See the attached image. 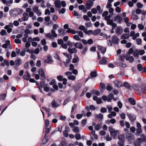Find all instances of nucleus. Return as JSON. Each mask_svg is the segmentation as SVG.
<instances>
[{
    "instance_id": "obj_61",
    "label": "nucleus",
    "mask_w": 146,
    "mask_h": 146,
    "mask_svg": "<svg viewBox=\"0 0 146 146\" xmlns=\"http://www.w3.org/2000/svg\"><path fill=\"white\" fill-rule=\"evenodd\" d=\"M83 19L84 20L87 21H89L90 20L88 16L86 15H84L83 16Z\"/></svg>"
},
{
    "instance_id": "obj_45",
    "label": "nucleus",
    "mask_w": 146,
    "mask_h": 146,
    "mask_svg": "<svg viewBox=\"0 0 146 146\" xmlns=\"http://www.w3.org/2000/svg\"><path fill=\"white\" fill-rule=\"evenodd\" d=\"M137 106L139 108V109H137L136 107H134V108L137 111L140 110L141 111L142 107L140 106V104H137Z\"/></svg>"
},
{
    "instance_id": "obj_56",
    "label": "nucleus",
    "mask_w": 146,
    "mask_h": 146,
    "mask_svg": "<svg viewBox=\"0 0 146 146\" xmlns=\"http://www.w3.org/2000/svg\"><path fill=\"white\" fill-rule=\"evenodd\" d=\"M96 10L98 11V13L99 14H101L102 13V11L101 10V7L99 5H98L96 7Z\"/></svg>"
},
{
    "instance_id": "obj_1",
    "label": "nucleus",
    "mask_w": 146,
    "mask_h": 146,
    "mask_svg": "<svg viewBox=\"0 0 146 146\" xmlns=\"http://www.w3.org/2000/svg\"><path fill=\"white\" fill-rule=\"evenodd\" d=\"M22 12L23 11L21 9L17 8L10 10L9 14L11 16L15 17L21 14Z\"/></svg>"
},
{
    "instance_id": "obj_13",
    "label": "nucleus",
    "mask_w": 146,
    "mask_h": 146,
    "mask_svg": "<svg viewBox=\"0 0 146 146\" xmlns=\"http://www.w3.org/2000/svg\"><path fill=\"white\" fill-rule=\"evenodd\" d=\"M74 46L75 47L80 49H82L83 48L82 44L80 42H77L75 43Z\"/></svg>"
},
{
    "instance_id": "obj_26",
    "label": "nucleus",
    "mask_w": 146,
    "mask_h": 146,
    "mask_svg": "<svg viewBox=\"0 0 146 146\" xmlns=\"http://www.w3.org/2000/svg\"><path fill=\"white\" fill-rule=\"evenodd\" d=\"M115 86L118 87H121L122 85L121 82L117 81H115Z\"/></svg>"
},
{
    "instance_id": "obj_12",
    "label": "nucleus",
    "mask_w": 146,
    "mask_h": 146,
    "mask_svg": "<svg viewBox=\"0 0 146 146\" xmlns=\"http://www.w3.org/2000/svg\"><path fill=\"white\" fill-rule=\"evenodd\" d=\"M115 19L117 23L119 24L121 23L122 21V19L121 17L119 15L115 17Z\"/></svg>"
},
{
    "instance_id": "obj_6",
    "label": "nucleus",
    "mask_w": 146,
    "mask_h": 146,
    "mask_svg": "<svg viewBox=\"0 0 146 146\" xmlns=\"http://www.w3.org/2000/svg\"><path fill=\"white\" fill-rule=\"evenodd\" d=\"M53 61L52 59V57L50 55H48L46 59L44 60V62L46 63L51 64L53 62Z\"/></svg>"
},
{
    "instance_id": "obj_42",
    "label": "nucleus",
    "mask_w": 146,
    "mask_h": 146,
    "mask_svg": "<svg viewBox=\"0 0 146 146\" xmlns=\"http://www.w3.org/2000/svg\"><path fill=\"white\" fill-rule=\"evenodd\" d=\"M0 33L2 36L6 35L7 34V33L6 32V31L3 29L1 30Z\"/></svg>"
},
{
    "instance_id": "obj_2",
    "label": "nucleus",
    "mask_w": 146,
    "mask_h": 146,
    "mask_svg": "<svg viewBox=\"0 0 146 146\" xmlns=\"http://www.w3.org/2000/svg\"><path fill=\"white\" fill-rule=\"evenodd\" d=\"M119 40V39L117 35H113L111 37V41L110 40L109 42H108V45L109 46H112V43L116 44L118 43Z\"/></svg>"
},
{
    "instance_id": "obj_51",
    "label": "nucleus",
    "mask_w": 146,
    "mask_h": 146,
    "mask_svg": "<svg viewBox=\"0 0 146 146\" xmlns=\"http://www.w3.org/2000/svg\"><path fill=\"white\" fill-rule=\"evenodd\" d=\"M46 37H48L49 38H50V39H52L54 38V37L52 35V34H51L50 33H47L46 35Z\"/></svg>"
},
{
    "instance_id": "obj_21",
    "label": "nucleus",
    "mask_w": 146,
    "mask_h": 146,
    "mask_svg": "<svg viewBox=\"0 0 146 146\" xmlns=\"http://www.w3.org/2000/svg\"><path fill=\"white\" fill-rule=\"evenodd\" d=\"M129 37V35L128 34H123L121 37V39H127Z\"/></svg>"
},
{
    "instance_id": "obj_63",
    "label": "nucleus",
    "mask_w": 146,
    "mask_h": 146,
    "mask_svg": "<svg viewBox=\"0 0 146 146\" xmlns=\"http://www.w3.org/2000/svg\"><path fill=\"white\" fill-rule=\"evenodd\" d=\"M91 12L93 14H95L97 13V11L96 8H93L91 10Z\"/></svg>"
},
{
    "instance_id": "obj_10",
    "label": "nucleus",
    "mask_w": 146,
    "mask_h": 146,
    "mask_svg": "<svg viewBox=\"0 0 146 146\" xmlns=\"http://www.w3.org/2000/svg\"><path fill=\"white\" fill-rule=\"evenodd\" d=\"M123 31V29L121 27H117L116 30V33L117 35H119L121 34Z\"/></svg>"
},
{
    "instance_id": "obj_4",
    "label": "nucleus",
    "mask_w": 146,
    "mask_h": 146,
    "mask_svg": "<svg viewBox=\"0 0 146 146\" xmlns=\"http://www.w3.org/2000/svg\"><path fill=\"white\" fill-rule=\"evenodd\" d=\"M94 3L92 0H88L85 5L86 8L90 9Z\"/></svg>"
},
{
    "instance_id": "obj_34",
    "label": "nucleus",
    "mask_w": 146,
    "mask_h": 146,
    "mask_svg": "<svg viewBox=\"0 0 146 146\" xmlns=\"http://www.w3.org/2000/svg\"><path fill=\"white\" fill-rule=\"evenodd\" d=\"M73 131L75 133H78L79 131V130L78 127L77 126L74 127V128H73Z\"/></svg>"
},
{
    "instance_id": "obj_58",
    "label": "nucleus",
    "mask_w": 146,
    "mask_h": 146,
    "mask_svg": "<svg viewBox=\"0 0 146 146\" xmlns=\"http://www.w3.org/2000/svg\"><path fill=\"white\" fill-rule=\"evenodd\" d=\"M73 38L78 41H81V39L78 35H75L73 36Z\"/></svg>"
},
{
    "instance_id": "obj_64",
    "label": "nucleus",
    "mask_w": 146,
    "mask_h": 146,
    "mask_svg": "<svg viewBox=\"0 0 146 146\" xmlns=\"http://www.w3.org/2000/svg\"><path fill=\"white\" fill-rule=\"evenodd\" d=\"M124 142H125V141H119L117 143L118 145L119 146H124Z\"/></svg>"
},
{
    "instance_id": "obj_16",
    "label": "nucleus",
    "mask_w": 146,
    "mask_h": 146,
    "mask_svg": "<svg viewBox=\"0 0 146 146\" xmlns=\"http://www.w3.org/2000/svg\"><path fill=\"white\" fill-rule=\"evenodd\" d=\"M22 18L23 19V20L24 21H27L29 19L28 13L26 12L23 13Z\"/></svg>"
},
{
    "instance_id": "obj_8",
    "label": "nucleus",
    "mask_w": 146,
    "mask_h": 146,
    "mask_svg": "<svg viewBox=\"0 0 146 146\" xmlns=\"http://www.w3.org/2000/svg\"><path fill=\"white\" fill-rule=\"evenodd\" d=\"M108 25L112 26L113 29H114L117 27V24L115 23H113V21L112 20H110L107 21Z\"/></svg>"
},
{
    "instance_id": "obj_24",
    "label": "nucleus",
    "mask_w": 146,
    "mask_h": 146,
    "mask_svg": "<svg viewBox=\"0 0 146 146\" xmlns=\"http://www.w3.org/2000/svg\"><path fill=\"white\" fill-rule=\"evenodd\" d=\"M113 97V94H110L107 97L108 102H111Z\"/></svg>"
},
{
    "instance_id": "obj_33",
    "label": "nucleus",
    "mask_w": 146,
    "mask_h": 146,
    "mask_svg": "<svg viewBox=\"0 0 146 146\" xmlns=\"http://www.w3.org/2000/svg\"><path fill=\"white\" fill-rule=\"evenodd\" d=\"M78 28L80 30L83 31L84 33L86 31V28L83 25H81Z\"/></svg>"
},
{
    "instance_id": "obj_62",
    "label": "nucleus",
    "mask_w": 146,
    "mask_h": 146,
    "mask_svg": "<svg viewBox=\"0 0 146 146\" xmlns=\"http://www.w3.org/2000/svg\"><path fill=\"white\" fill-rule=\"evenodd\" d=\"M115 11L117 13H120L121 12V9L119 7H117L115 9Z\"/></svg>"
},
{
    "instance_id": "obj_59",
    "label": "nucleus",
    "mask_w": 146,
    "mask_h": 146,
    "mask_svg": "<svg viewBox=\"0 0 146 146\" xmlns=\"http://www.w3.org/2000/svg\"><path fill=\"white\" fill-rule=\"evenodd\" d=\"M138 52L139 54L141 55H143L145 53V51L144 50H138Z\"/></svg>"
},
{
    "instance_id": "obj_29",
    "label": "nucleus",
    "mask_w": 146,
    "mask_h": 146,
    "mask_svg": "<svg viewBox=\"0 0 146 146\" xmlns=\"http://www.w3.org/2000/svg\"><path fill=\"white\" fill-rule=\"evenodd\" d=\"M124 86L128 89L131 90V88L130 85L127 82H124L123 83Z\"/></svg>"
},
{
    "instance_id": "obj_20",
    "label": "nucleus",
    "mask_w": 146,
    "mask_h": 146,
    "mask_svg": "<svg viewBox=\"0 0 146 146\" xmlns=\"http://www.w3.org/2000/svg\"><path fill=\"white\" fill-rule=\"evenodd\" d=\"M119 141H125L124 135L123 134L119 135L118 136Z\"/></svg>"
},
{
    "instance_id": "obj_50",
    "label": "nucleus",
    "mask_w": 146,
    "mask_h": 146,
    "mask_svg": "<svg viewBox=\"0 0 146 146\" xmlns=\"http://www.w3.org/2000/svg\"><path fill=\"white\" fill-rule=\"evenodd\" d=\"M137 44L138 45L141 44L142 43V40L141 38H137L136 40Z\"/></svg>"
},
{
    "instance_id": "obj_22",
    "label": "nucleus",
    "mask_w": 146,
    "mask_h": 146,
    "mask_svg": "<svg viewBox=\"0 0 146 146\" xmlns=\"http://www.w3.org/2000/svg\"><path fill=\"white\" fill-rule=\"evenodd\" d=\"M125 59L127 60H129L130 62L132 63L134 61V58L133 56H130L128 57L126 56L125 57Z\"/></svg>"
},
{
    "instance_id": "obj_35",
    "label": "nucleus",
    "mask_w": 146,
    "mask_h": 146,
    "mask_svg": "<svg viewBox=\"0 0 146 146\" xmlns=\"http://www.w3.org/2000/svg\"><path fill=\"white\" fill-rule=\"evenodd\" d=\"M128 101L132 105H134L135 104V100L133 98H130L128 99Z\"/></svg>"
},
{
    "instance_id": "obj_44",
    "label": "nucleus",
    "mask_w": 146,
    "mask_h": 146,
    "mask_svg": "<svg viewBox=\"0 0 146 146\" xmlns=\"http://www.w3.org/2000/svg\"><path fill=\"white\" fill-rule=\"evenodd\" d=\"M96 117L99 119H102L103 118V115L101 113H99L96 115Z\"/></svg>"
},
{
    "instance_id": "obj_47",
    "label": "nucleus",
    "mask_w": 146,
    "mask_h": 146,
    "mask_svg": "<svg viewBox=\"0 0 146 146\" xmlns=\"http://www.w3.org/2000/svg\"><path fill=\"white\" fill-rule=\"evenodd\" d=\"M52 35L54 37H56L57 34L55 33V31L54 29H52L51 30Z\"/></svg>"
},
{
    "instance_id": "obj_9",
    "label": "nucleus",
    "mask_w": 146,
    "mask_h": 146,
    "mask_svg": "<svg viewBox=\"0 0 146 146\" xmlns=\"http://www.w3.org/2000/svg\"><path fill=\"white\" fill-rule=\"evenodd\" d=\"M98 49L100 50L101 52L103 54H104L106 52V48L105 47H103L100 45H98Z\"/></svg>"
},
{
    "instance_id": "obj_39",
    "label": "nucleus",
    "mask_w": 146,
    "mask_h": 146,
    "mask_svg": "<svg viewBox=\"0 0 146 146\" xmlns=\"http://www.w3.org/2000/svg\"><path fill=\"white\" fill-rule=\"evenodd\" d=\"M16 65L19 66L22 64L21 60L19 59H17L15 61Z\"/></svg>"
},
{
    "instance_id": "obj_43",
    "label": "nucleus",
    "mask_w": 146,
    "mask_h": 146,
    "mask_svg": "<svg viewBox=\"0 0 146 146\" xmlns=\"http://www.w3.org/2000/svg\"><path fill=\"white\" fill-rule=\"evenodd\" d=\"M132 88L137 91H139V89L138 87L135 84H133L132 86Z\"/></svg>"
},
{
    "instance_id": "obj_60",
    "label": "nucleus",
    "mask_w": 146,
    "mask_h": 146,
    "mask_svg": "<svg viewBox=\"0 0 146 146\" xmlns=\"http://www.w3.org/2000/svg\"><path fill=\"white\" fill-rule=\"evenodd\" d=\"M33 11L35 12H36L38 10V7L35 6L33 8Z\"/></svg>"
},
{
    "instance_id": "obj_54",
    "label": "nucleus",
    "mask_w": 146,
    "mask_h": 146,
    "mask_svg": "<svg viewBox=\"0 0 146 146\" xmlns=\"http://www.w3.org/2000/svg\"><path fill=\"white\" fill-rule=\"evenodd\" d=\"M78 61V58L77 56H75L73 59L72 62L73 63H76Z\"/></svg>"
},
{
    "instance_id": "obj_7",
    "label": "nucleus",
    "mask_w": 146,
    "mask_h": 146,
    "mask_svg": "<svg viewBox=\"0 0 146 146\" xmlns=\"http://www.w3.org/2000/svg\"><path fill=\"white\" fill-rule=\"evenodd\" d=\"M127 138L128 139L129 143L131 144L132 142V141L134 139L135 137L133 134H129L127 136Z\"/></svg>"
},
{
    "instance_id": "obj_18",
    "label": "nucleus",
    "mask_w": 146,
    "mask_h": 146,
    "mask_svg": "<svg viewBox=\"0 0 146 146\" xmlns=\"http://www.w3.org/2000/svg\"><path fill=\"white\" fill-rule=\"evenodd\" d=\"M54 4L56 7L57 8H59L61 7V3L59 0H56L55 1Z\"/></svg>"
},
{
    "instance_id": "obj_57",
    "label": "nucleus",
    "mask_w": 146,
    "mask_h": 146,
    "mask_svg": "<svg viewBox=\"0 0 146 146\" xmlns=\"http://www.w3.org/2000/svg\"><path fill=\"white\" fill-rule=\"evenodd\" d=\"M13 0H10L7 1L6 5L8 6H10L13 3Z\"/></svg>"
},
{
    "instance_id": "obj_28",
    "label": "nucleus",
    "mask_w": 146,
    "mask_h": 146,
    "mask_svg": "<svg viewBox=\"0 0 146 146\" xmlns=\"http://www.w3.org/2000/svg\"><path fill=\"white\" fill-rule=\"evenodd\" d=\"M102 127V125L101 124H98L94 127L95 129L97 131L99 130Z\"/></svg>"
},
{
    "instance_id": "obj_40",
    "label": "nucleus",
    "mask_w": 146,
    "mask_h": 146,
    "mask_svg": "<svg viewBox=\"0 0 146 146\" xmlns=\"http://www.w3.org/2000/svg\"><path fill=\"white\" fill-rule=\"evenodd\" d=\"M13 27V24L12 23H9L8 25H7L4 27V29H7L8 28H12Z\"/></svg>"
},
{
    "instance_id": "obj_14",
    "label": "nucleus",
    "mask_w": 146,
    "mask_h": 146,
    "mask_svg": "<svg viewBox=\"0 0 146 146\" xmlns=\"http://www.w3.org/2000/svg\"><path fill=\"white\" fill-rule=\"evenodd\" d=\"M30 77V76L28 72L27 71L25 72V75L23 76V78L27 80H28Z\"/></svg>"
},
{
    "instance_id": "obj_55",
    "label": "nucleus",
    "mask_w": 146,
    "mask_h": 146,
    "mask_svg": "<svg viewBox=\"0 0 146 146\" xmlns=\"http://www.w3.org/2000/svg\"><path fill=\"white\" fill-rule=\"evenodd\" d=\"M63 54L66 56L65 58H72V56L71 55L67 53H63Z\"/></svg>"
},
{
    "instance_id": "obj_3",
    "label": "nucleus",
    "mask_w": 146,
    "mask_h": 146,
    "mask_svg": "<svg viewBox=\"0 0 146 146\" xmlns=\"http://www.w3.org/2000/svg\"><path fill=\"white\" fill-rule=\"evenodd\" d=\"M109 129L111 135L113 137V138H115L117 136V134L119 133V130H115L111 127H109Z\"/></svg>"
},
{
    "instance_id": "obj_52",
    "label": "nucleus",
    "mask_w": 146,
    "mask_h": 146,
    "mask_svg": "<svg viewBox=\"0 0 146 146\" xmlns=\"http://www.w3.org/2000/svg\"><path fill=\"white\" fill-rule=\"evenodd\" d=\"M137 68L139 71H141L143 70V67H142L141 64H139L137 65Z\"/></svg>"
},
{
    "instance_id": "obj_31",
    "label": "nucleus",
    "mask_w": 146,
    "mask_h": 146,
    "mask_svg": "<svg viewBox=\"0 0 146 146\" xmlns=\"http://www.w3.org/2000/svg\"><path fill=\"white\" fill-rule=\"evenodd\" d=\"M142 132V129H137L136 130V135L137 136H139L140 135V133Z\"/></svg>"
},
{
    "instance_id": "obj_46",
    "label": "nucleus",
    "mask_w": 146,
    "mask_h": 146,
    "mask_svg": "<svg viewBox=\"0 0 146 146\" xmlns=\"http://www.w3.org/2000/svg\"><path fill=\"white\" fill-rule=\"evenodd\" d=\"M132 19L134 20H137L138 19V17L136 15L132 14L131 16Z\"/></svg>"
},
{
    "instance_id": "obj_23",
    "label": "nucleus",
    "mask_w": 146,
    "mask_h": 146,
    "mask_svg": "<svg viewBox=\"0 0 146 146\" xmlns=\"http://www.w3.org/2000/svg\"><path fill=\"white\" fill-rule=\"evenodd\" d=\"M101 31L100 29H97L93 32L92 35H97Z\"/></svg>"
},
{
    "instance_id": "obj_11",
    "label": "nucleus",
    "mask_w": 146,
    "mask_h": 146,
    "mask_svg": "<svg viewBox=\"0 0 146 146\" xmlns=\"http://www.w3.org/2000/svg\"><path fill=\"white\" fill-rule=\"evenodd\" d=\"M127 115L131 121L133 122L135 120L136 117L135 115L129 114H127Z\"/></svg>"
},
{
    "instance_id": "obj_38",
    "label": "nucleus",
    "mask_w": 146,
    "mask_h": 146,
    "mask_svg": "<svg viewBox=\"0 0 146 146\" xmlns=\"http://www.w3.org/2000/svg\"><path fill=\"white\" fill-rule=\"evenodd\" d=\"M48 139L47 137H46V135H45L44 139H43L42 141V143L43 144H45L48 142Z\"/></svg>"
},
{
    "instance_id": "obj_48",
    "label": "nucleus",
    "mask_w": 146,
    "mask_h": 146,
    "mask_svg": "<svg viewBox=\"0 0 146 146\" xmlns=\"http://www.w3.org/2000/svg\"><path fill=\"white\" fill-rule=\"evenodd\" d=\"M74 16L77 17V18H79L80 17V15H79L78 13L75 11H74L73 12Z\"/></svg>"
},
{
    "instance_id": "obj_32",
    "label": "nucleus",
    "mask_w": 146,
    "mask_h": 146,
    "mask_svg": "<svg viewBox=\"0 0 146 146\" xmlns=\"http://www.w3.org/2000/svg\"><path fill=\"white\" fill-rule=\"evenodd\" d=\"M67 144L65 139L62 140L60 143L61 146H67Z\"/></svg>"
},
{
    "instance_id": "obj_36",
    "label": "nucleus",
    "mask_w": 146,
    "mask_h": 146,
    "mask_svg": "<svg viewBox=\"0 0 146 146\" xmlns=\"http://www.w3.org/2000/svg\"><path fill=\"white\" fill-rule=\"evenodd\" d=\"M106 108L108 109V112H110L113 110V108L110 105H108L106 106Z\"/></svg>"
},
{
    "instance_id": "obj_30",
    "label": "nucleus",
    "mask_w": 146,
    "mask_h": 146,
    "mask_svg": "<svg viewBox=\"0 0 146 146\" xmlns=\"http://www.w3.org/2000/svg\"><path fill=\"white\" fill-rule=\"evenodd\" d=\"M139 54L138 52V50L137 49L135 50L133 53V56L134 57H137V58H138L139 56Z\"/></svg>"
},
{
    "instance_id": "obj_41",
    "label": "nucleus",
    "mask_w": 146,
    "mask_h": 146,
    "mask_svg": "<svg viewBox=\"0 0 146 146\" xmlns=\"http://www.w3.org/2000/svg\"><path fill=\"white\" fill-rule=\"evenodd\" d=\"M24 50L25 52H27L30 54H32L34 52L33 50L27 48L24 49Z\"/></svg>"
},
{
    "instance_id": "obj_15",
    "label": "nucleus",
    "mask_w": 146,
    "mask_h": 146,
    "mask_svg": "<svg viewBox=\"0 0 146 146\" xmlns=\"http://www.w3.org/2000/svg\"><path fill=\"white\" fill-rule=\"evenodd\" d=\"M107 61L106 58L105 57L102 58V59L99 61V63L100 64L105 65L107 63Z\"/></svg>"
},
{
    "instance_id": "obj_17",
    "label": "nucleus",
    "mask_w": 146,
    "mask_h": 146,
    "mask_svg": "<svg viewBox=\"0 0 146 146\" xmlns=\"http://www.w3.org/2000/svg\"><path fill=\"white\" fill-rule=\"evenodd\" d=\"M68 52L71 54L73 53H75L77 52V50L75 48H68Z\"/></svg>"
},
{
    "instance_id": "obj_19",
    "label": "nucleus",
    "mask_w": 146,
    "mask_h": 146,
    "mask_svg": "<svg viewBox=\"0 0 146 146\" xmlns=\"http://www.w3.org/2000/svg\"><path fill=\"white\" fill-rule=\"evenodd\" d=\"M38 73L42 77H45V75L44 71L42 68H40L39 69Z\"/></svg>"
},
{
    "instance_id": "obj_49",
    "label": "nucleus",
    "mask_w": 146,
    "mask_h": 146,
    "mask_svg": "<svg viewBox=\"0 0 146 146\" xmlns=\"http://www.w3.org/2000/svg\"><path fill=\"white\" fill-rule=\"evenodd\" d=\"M6 96V94H1L0 96V100H4L5 99Z\"/></svg>"
},
{
    "instance_id": "obj_25",
    "label": "nucleus",
    "mask_w": 146,
    "mask_h": 146,
    "mask_svg": "<svg viewBox=\"0 0 146 146\" xmlns=\"http://www.w3.org/2000/svg\"><path fill=\"white\" fill-rule=\"evenodd\" d=\"M140 136L141 137V139L142 140V142L143 141L146 142V136L143 134H141Z\"/></svg>"
},
{
    "instance_id": "obj_53",
    "label": "nucleus",
    "mask_w": 146,
    "mask_h": 146,
    "mask_svg": "<svg viewBox=\"0 0 146 146\" xmlns=\"http://www.w3.org/2000/svg\"><path fill=\"white\" fill-rule=\"evenodd\" d=\"M112 15H109L108 16H107L104 17V19L107 21H108L110 19V18L112 16Z\"/></svg>"
},
{
    "instance_id": "obj_5",
    "label": "nucleus",
    "mask_w": 146,
    "mask_h": 146,
    "mask_svg": "<svg viewBox=\"0 0 146 146\" xmlns=\"http://www.w3.org/2000/svg\"><path fill=\"white\" fill-rule=\"evenodd\" d=\"M142 143V140L140 138H138L133 142L134 146H141V144Z\"/></svg>"
},
{
    "instance_id": "obj_37",
    "label": "nucleus",
    "mask_w": 146,
    "mask_h": 146,
    "mask_svg": "<svg viewBox=\"0 0 146 146\" xmlns=\"http://www.w3.org/2000/svg\"><path fill=\"white\" fill-rule=\"evenodd\" d=\"M90 76L92 78L96 77L97 76V74L96 71H93L90 74Z\"/></svg>"
},
{
    "instance_id": "obj_27",
    "label": "nucleus",
    "mask_w": 146,
    "mask_h": 146,
    "mask_svg": "<svg viewBox=\"0 0 146 146\" xmlns=\"http://www.w3.org/2000/svg\"><path fill=\"white\" fill-rule=\"evenodd\" d=\"M52 106L54 108H56L59 106V105L58 104L55 102L54 100H53L51 103Z\"/></svg>"
}]
</instances>
